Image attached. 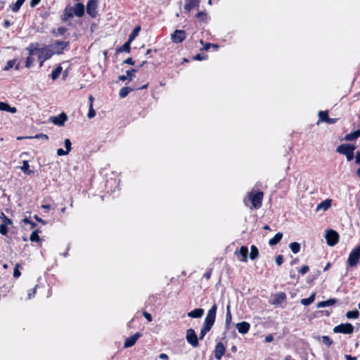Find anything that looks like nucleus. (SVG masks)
Returning a JSON list of instances; mask_svg holds the SVG:
<instances>
[{
    "label": "nucleus",
    "mask_w": 360,
    "mask_h": 360,
    "mask_svg": "<svg viewBox=\"0 0 360 360\" xmlns=\"http://www.w3.org/2000/svg\"><path fill=\"white\" fill-rule=\"evenodd\" d=\"M217 306L216 304H213L212 307L209 309L206 317L205 319L204 325L207 327L212 328V326L214 323L216 319V313H217Z\"/></svg>",
    "instance_id": "obj_4"
},
{
    "label": "nucleus",
    "mask_w": 360,
    "mask_h": 360,
    "mask_svg": "<svg viewBox=\"0 0 360 360\" xmlns=\"http://www.w3.org/2000/svg\"><path fill=\"white\" fill-rule=\"evenodd\" d=\"M68 153H68V151L64 150L63 148H58L57 150V155L58 156L65 155H68Z\"/></svg>",
    "instance_id": "obj_57"
},
{
    "label": "nucleus",
    "mask_w": 360,
    "mask_h": 360,
    "mask_svg": "<svg viewBox=\"0 0 360 360\" xmlns=\"http://www.w3.org/2000/svg\"><path fill=\"white\" fill-rule=\"evenodd\" d=\"M258 255H259L258 249L256 248V246L252 245L250 247V259L252 260H255V259L257 258Z\"/></svg>",
    "instance_id": "obj_33"
},
{
    "label": "nucleus",
    "mask_w": 360,
    "mask_h": 360,
    "mask_svg": "<svg viewBox=\"0 0 360 360\" xmlns=\"http://www.w3.org/2000/svg\"><path fill=\"white\" fill-rule=\"evenodd\" d=\"M248 198L252 203V207L255 209H259L262 205V200L264 197V193L262 191L255 192L252 191L248 193Z\"/></svg>",
    "instance_id": "obj_1"
},
{
    "label": "nucleus",
    "mask_w": 360,
    "mask_h": 360,
    "mask_svg": "<svg viewBox=\"0 0 360 360\" xmlns=\"http://www.w3.org/2000/svg\"><path fill=\"white\" fill-rule=\"evenodd\" d=\"M124 63L126 64L131 65H133L134 64V61L132 60L131 58H128L126 60H124Z\"/></svg>",
    "instance_id": "obj_61"
},
{
    "label": "nucleus",
    "mask_w": 360,
    "mask_h": 360,
    "mask_svg": "<svg viewBox=\"0 0 360 360\" xmlns=\"http://www.w3.org/2000/svg\"><path fill=\"white\" fill-rule=\"evenodd\" d=\"M354 331V326L349 323H341L333 328L335 333L352 334Z\"/></svg>",
    "instance_id": "obj_6"
},
{
    "label": "nucleus",
    "mask_w": 360,
    "mask_h": 360,
    "mask_svg": "<svg viewBox=\"0 0 360 360\" xmlns=\"http://www.w3.org/2000/svg\"><path fill=\"white\" fill-rule=\"evenodd\" d=\"M73 11H72V8L70 7V8H68L67 7L65 10H64V13L62 15V20L63 21H67L68 19L71 18L73 17Z\"/></svg>",
    "instance_id": "obj_24"
},
{
    "label": "nucleus",
    "mask_w": 360,
    "mask_h": 360,
    "mask_svg": "<svg viewBox=\"0 0 360 360\" xmlns=\"http://www.w3.org/2000/svg\"><path fill=\"white\" fill-rule=\"evenodd\" d=\"M134 89L129 86L123 87L120 89L119 95L120 98H125L131 91H132Z\"/></svg>",
    "instance_id": "obj_29"
},
{
    "label": "nucleus",
    "mask_w": 360,
    "mask_h": 360,
    "mask_svg": "<svg viewBox=\"0 0 360 360\" xmlns=\"http://www.w3.org/2000/svg\"><path fill=\"white\" fill-rule=\"evenodd\" d=\"M54 55V52L52 51L50 46H45L39 48L38 51V59L43 58V60H49Z\"/></svg>",
    "instance_id": "obj_8"
},
{
    "label": "nucleus",
    "mask_w": 360,
    "mask_h": 360,
    "mask_svg": "<svg viewBox=\"0 0 360 360\" xmlns=\"http://www.w3.org/2000/svg\"><path fill=\"white\" fill-rule=\"evenodd\" d=\"M225 347L222 342H218L215 347L214 356L217 360H220L225 352Z\"/></svg>",
    "instance_id": "obj_14"
},
{
    "label": "nucleus",
    "mask_w": 360,
    "mask_h": 360,
    "mask_svg": "<svg viewBox=\"0 0 360 360\" xmlns=\"http://www.w3.org/2000/svg\"><path fill=\"white\" fill-rule=\"evenodd\" d=\"M67 29L64 27H58L57 30H53L52 31V33L55 35V36H59V35H63L65 34V32H66Z\"/></svg>",
    "instance_id": "obj_40"
},
{
    "label": "nucleus",
    "mask_w": 360,
    "mask_h": 360,
    "mask_svg": "<svg viewBox=\"0 0 360 360\" xmlns=\"http://www.w3.org/2000/svg\"><path fill=\"white\" fill-rule=\"evenodd\" d=\"M41 0H31L30 2V5L32 8H34L37 6Z\"/></svg>",
    "instance_id": "obj_58"
},
{
    "label": "nucleus",
    "mask_w": 360,
    "mask_h": 360,
    "mask_svg": "<svg viewBox=\"0 0 360 360\" xmlns=\"http://www.w3.org/2000/svg\"><path fill=\"white\" fill-rule=\"evenodd\" d=\"M34 62V59L33 58L32 56H29L25 61V66L27 68H30Z\"/></svg>",
    "instance_id": "obj_48"
},
{
    "label": "nucleus",
    "mask_w": 360,
    "mask_h": 360,
    "mask_svg": "<svg viewBox=\"0 0 360 360\" xmlns=\"http://www.w3.org/2000/svg\"><path fill=\"white\" fill-rule=\"evenodd\" d=\"M141 30L140 26H136L132 31V32L130 34L128 40L131 42L133 41V40L135 39V37L139 34V32Z\"/></svg>",
    "instance_id": "obj_35"
},
{
    "label": "nucleus",
    "mask_w": 360,
    "mask_h": 360,
    "mask_svg": "<svg viewBox=\"0 0 360 360\" xmlns=\"http://www.w3.org/2000/svg\"><path fill=\"white\" fill-rule=\"evenodd\" d=\"M39 49L38 43H31L27 48L26 50L29 53V56L34 55L36 52H38Z\"/></svg>",
    "instance_id": "obj_23"
},
{
    "label": "nucleus",
    "mask_w": 360,
    "mask_h": 360,
    "mask_svg": "<svg viewBox=\"0 0 360 360\" xmlns=\"http://www.w3.org/2000/svg\"><path fill=\"white\" fill-rule=\"evenodd\" d=\"M283 262V257L282 255H278L276 257V264L278 265V266H280L282 264Z\"/></svg>",
    "instance_id": "obj_56"
},
{
    "label": "nucleus",
    "mask_w": 360,
    "mask_h": 360,
    "mask_svg": "<svg viewBox=\"0 0 360 360\" xmlns=\"http://www.w3.org/2000/svg\"><path fill=\"white\" fill-rule=\"evenodd\" d=\"M136 71L137 70L136 69L129 70L126 72V75H120L119 76L118 79L120 81H125L127 79L131 81L134 77V73L136 72Z\"/></svg>",
    "instance_id": "obj_19"
},
{
    "label": "nucleus",
    "mask_w": 360,
    "mask_h": 360,
    "mask_svg": "<svg viewBox=\"0 0 360 360\" xmlns=\"http://www.w3.org/2000/svg\"><path fill=\"white\" fill-rule=\"evenodd\" d=\"M25 1L26 0H17L15 4L10 6L11 10L15 13L18 12Z\"/></svg>",
    "instance_id": "obj_28"
},
{
    "label": "nucleus",
    "mask_w": 360,
    "mask_h": 360,
    "mask_svg": "<svg viewBox=\"0 0 360 360\" xmlns=\"http://www.w3.org/2000/svg\"><path fill=\"white\" fill-rule=\"evenodd\" d=\"M200 0H185L184 9L187 11L199 6Z\"/></svg>",
    "instance_id": "obj_17"
},
{
    "label": "nucleus",
    "mask_w": 360,
    "mask_h": 360,
    "mask_svg": "<svg viewBox=\"0 0 360 360\" xmlns=\"http://www.w3.org/2000/svg\"><path fill=\"white\" fill-rule=\"evenodd\" d=\"M319 121L326 122L328 118V112L327 111H319Z\"/></svg>",
    "instance_id": "obj_41"
},
{
    "label": "nucleus",
    "mask_w": 360,
    "mask_h": 360,
    "mask_svg": "<svg viewBox=\"0 0 360 360\" xmlns=\"http://www.w3.org/2000/svg\"><path fill=\"white\" fill-rule=\"evenodd\" d=\"M0 110L7 111L11 113H15L17 109L15 107H11L8 103L4 102H0Z\"/></svg>",
    "instance_id": "obj_20"
},
{
    "label": "nucleus",
    "mask_w": 360,
    "mask_h": 360,
    "mask_svg": "<svg viewBox=\"0 0 360 360\" xmlns=\"http://www.w3.org/2000/svg\"><path fill=\"white\" fill-rule=\"evenodd\" d=\"M356 163L360 165V152L356 153Z\"/></svg>",
    "instance_id": "obj_64"
},
{
    "label": "nucleus",
    "mask_w": 360,
    "mask_h": 360,
    "mask_svg": "<svg viewBox=\"0 0 360 360\" xmlns=\"http://www.w3.org/2000/svg\"><path fill=\"white\" fill-rule=\"evenodd\" d=\"M289 247L294 254L297 253L300 250V245L297 242L291 243Z\"/></svg>",
    "instance_id": "obj_36"
},
{
    "label": "nucleus",
    "mask_w": 360,
    "mask_h": 360,
    "mask_svg": "<svg viewBox=\"0 0 360 360\" xmlns=\"http://www.w3.org/2000/svg\"><path fill=\"white\" fill-rule=\"evenodd\" d=\"M331 205V200H326L318 205L316 207V210H327Z\"/></svg>",
    "instance_id": "obj_26"
},
{
    "label": "nucleus",
    "mask_w": 360,
    "mask_h": 360,
    "mask_svg": "<svg viewBox=\"0 0 360 360\" xmlns=\"http://www.w3.org/2000/svg\"><path fill=\"white\" fill-rule=\"evenodd\" d=\"M98 0H90L86 5V12L91 17L95 18L97 15Z\"/></svg>",
    "instance_id": "obj_11"
},
{
    "label": "nucleus",
    "mask_w": 360,
    "mask_h": 360,
    "mask_svg": "<svg viewBox=\"0 0 360 360\" xmlns=\"http://www.w3.org/2000/svg\"><path fill=\"white\" fill-rule=\"evenodd\" d=\"M15 59L8 60L7 62L6 66L3 68V70L4 71H8L11 68H13L15 65Z\"/></svg>",
    "instance_id": "obj_45"
},
{
    "label": "nucleus",
    "mask_w": 360,
    "mask_h": 360,
    "mask_svg": "<svg viewBox=\"0 0 360 360\" xmlns=\"http://www.w3.org/2000/svg\"><path fill=\"white\" fill-rule=\"evenodd\" d=\"M360 260V244L354 248L349 253L347 259V265L349 267H354Z\"/></svg>",
    "instance_id": "obj_3"
},
{
    "label": "nucleus",
    "mask_w": 360,
    "mask_h": 360,
    "mask_svg": "<svg viewBox=\"0 0 360 360\" xmlns=\"http://www.w3.org/2000/svg\"><path fill=\"white\" fill-rule=\"evenodd\" d=\"M248 249L246 246H242L240 250L238 251H235L236 255H241L242 258L240 259V261L243 262H246L248 261Z\"/></svg>",
    "instance_id": "obj_18"
},
{
    "label": "nucleus",
    "mask_w": 360,
    "mask_h": 360,
    "mask_svg": "<svg viewBox=\"0 0 360 360\" xmlns=\"http://www.w3.org/2000/svg\"><path fill=\"white\" fill-rule=\"evenodd\" d=\"M29 167H30V165H29L28 161H27V160L22 161V165L20 167V169L27 175H30V174H33V172H34L32 170H30L29 169Z\"/></svg>",
    "instance_id": "obj_27"
},
{
    "label": "nucleus",
    "mask_w": 360,
    "mask_h": 360,
    "mask_svg": "<svg viewBox=\"0 0 360 360\" xmlns=\"http://www.w3.org/2000/svg\"><path fill=\"white\" fill-rule=\"evenodd\" d=\"M186 339L188 343L190 344L193 347H198V338L193 329L189 328L186 330Z\"/></svg>",
    "instance_id": "obj_7"
},
{
    "label": "nucleus",
    "mask_w": 360,
    "mask_h": 360,
    "mask_svg": "<svg viewBox=\"0 0 360 360\" xmlns=\"http://www.w3.org/2000/svg\"><path fill=\"white\" fill-rule=\"evenodd\" d=\"M37 285H35L34 288L29 290L28 294H27V298L29 300H30L34 297V295L36 294V291H37Z\"/></svg>",
    "instance_id": "obj_50"
},
{
    "label": "nucleus",
    "mask_w": 360,
    "mask_h": 360,
    "mask_svg": "<svg viewBox=\"0 0 360 360\" xmlns=\"http://www.w3.org/2000/svg\"><path fill=\"white\" fill-rule=\"evenodd\" d=\"M206 58V56H202L201 54H197L195 57H194V59L195 60H204Z\"/></svg>",
    "instance_id": "obj_62"
},
{
    "label": "nucleus",
    "mask_w": 360,
    "mask_h": 360,
    "mask_svg": "<svg viewBox=\"0 0 360 360\" xmlns=\"http://www.w3.org/2000/svg\"><path fill=\"white\" fill-rule=\"evenodd\" d=\"M321 339L322 342L328 347L333 344V340L327 335L322 336Z\"/></svg>",
    "instance_id": "obj_46"
},
{
    "label": "nucleus",
    "mask_w": 360,
    "mask_h": 360,
    "mask_svg": "<svg viewBox=\"0 0 360 360\" xmlns=\"http://www.w3.org/2000/svg\"><path fill=\"white\" fill-rule=\"evenodd\" d=\"M335 302V300L334 299H330L326 301H322L317 304L318 308H322L326 307H329L333 305Z\"/></svg>",
    "instance_id": "obj_30"
},
{
    "label": "nucleus",
    "mask_w": 360,
    "mask_h": 360,
    "mask_svg": "<svg viewBox=\"0 0 360 360\" xmlns=\"http://www.w3.org/2000/svg\"><path fill=\"white\" fill-rule=\"evenodd\" d=\"M355 148L349 144H341L337 148V152L346 156L347 161L354 158V150Z\"/></svg>",
    "instance_id": "obj_2"
},
{
    "label": "nucleus",
    "mask_w": 360,
    "mask_h": 360,
    "mask_svg": "<svg viewBox=\"0 0 360 360\" xmlns=\"http://www.w3.org/2000/svg\"><path fill=\"white\" fill-rule=\"evenodd\" d=\"M232 316L230 311V306L226 307V324L229 326L231 322Z\"/></svg>",
    "instance_id": "obj_42"
},
{
    "label": "nucleus",
    "mask_w": 360,
    "mask_h": 360,
    "mask_svg": "<svg viewBox=\"0 0 360 360\" xmlns=\"http://www.w3.org/2000/svg\"><path fill=\"white\" fill-rule=\"evenodd\" d=\"M196 17L198 18H201L202 20H205L206 18V14L204 12H198L196 15Z\"/></svg>",
    "instance_id": "obj_59"
},
{
    "label": "nucleus",
    "mask_w": 360,
    "mask_h": 360,
    "mask_svg": "<svg viewBox=\"0 0 360 360\" xmlns=\"http://www.w3.org/2000/svg\"><path fill=\"white\" fill-rule=\"evenodd\" d=\"M64 145H65V148L66 149V151H68V153H69L71 150V149H72V147H71L72 143H71L70 140L68 139H66L65 140Z\"/></svg>",
    "instance_id": "obj_51"
},
{
    "label": "nucleus",
    "mask_w": 360,
    "mask_h": 360,
    "mask_svg": "<svg viewBox=\"0 0 360 360\" xmlns=\"http://www.w3.org/2000/svg\"><path fill=\"white\" fill-rule=\"evenodd\" d=\"M74 15L77 17H82L84 14V6L81 3H77L74 7H71Z\"/></svg>",
    "instance_id": "obj_16"
},
{
    "label": "nucleus",
    "mask_w": 360,
    "mask_h": 360,
    "mask_svg": "<svg viewBox=\"0 0 360 360\" xmlns=\"http://www.w3.org/2000/svg\"><path fill=\"white\" fill-rule=\"evenodd\" d=\"M0 219L3 220L4 224L11 225L13 224L12 220L8 218L3 212L0 214Z\"/></svg>",
    "instance_id": "obj_44"
},
{
    "label": "nucleus",
    "mask_w": 360,
    "mask_h": 360,
    "mask_svg": "<svg viewBox=\"0 0 360 360\" xmlns=\"http://www.w3.org/2000/svg\"><path fill=\"white\" fill-rule=\"evenodd\" d=\"M96 115V111L94 110L92 104L89 105V110L87 116L89 119L94 117Z\"/></svg>",
    "instance_id": "obj_49"
},
{
    "label": "nucleus",
    "mask_w": 360,
    "mask_h": 360,
    "mask_svg": "<svg viewBox=\"0 0 360 360\" xmlns=\"http://www.w3.org/2000/svg\"><path fill=\"white\" fill-rule=\"evenodd\" d=\"M67 120H68V116L65 112H61L58 116L50 117V120L54 124L58 125V126H63Z\"/></svg>",
    "instance_id": "obj_12"
},
{
    "label": "nucleus",
    "mask_w": 360,
    "mask_h": 360,
    "mask_svg": "<svg viewBox=\"0 0 360 360\" xmlns=\"http://www.w3.org/2000/svg\"><path fill=\"white\" fill-rule=\"evenodd\" d=\"M359 137V136L358 133L356 132V131H355L354 132L347 134L345 137V139L347 141H351L356 140Z\"/></svg>",
    "instance_id": "obj_37"
},
{
    "label": "nucleus",
    "mask_w": 360,
    "mask_h": 360,
    "mask_svg": "<svg viewBox=\"0 0 360 360\" xmlns=\"http://www.w3.org/2000/svg\"><path fill=\"white\" fill-rule=\"evenodd\" d=\"M52 51L54 52V54H61L63 51L66 49L69 46L68 41H56L51 45H49Z\"/></svg>",
    "instance_id": "obj_5"
},
{
    "label": "nucleus",
    "mask_w": 360,
    "mask_h": 360,
    "mask_svg": "<svg viewBox=\"0 0 360 360\" xmlns=\"http://www.w3.org/2000/svg\"><path fill=\"white\" fill-rule=\"evenodd\" d=\"M18 267H19V264H16L15 267L14 269V271H13V276H14V278H16L20 277V276L21 275V273L19 271Z\"/></svg>",
    "instance_id": "obj_54"
},
{
    "label": "nucleus",
    "mask_w": 360,
    "mask_h": 360,
    "mask_svg": "<svg viewBox=\"0 0 360 360\" xmlns=\"http://www.w3.org/2000/svg\"><path fill=\"white\" fill-rule=\"evenodd\" d=\"M282 237H283L282 233H281V232L277 233L273 238L269 240V245L271 246H274V245H276L277 243H278L281 241V240L282 239Z\"/></svg>",
    "instance_id": "obj_25"
},
{
    "label": "nucleus",
    "mask_w": 360,
    "mask_h": 360,
    "mask_svg": "<svg viewBox=\"0 0 360 360\" xmlns=\"http://www.w3.org/2000/svg\"><path fill=\"white\" fill-rule=\"evenodd\" d=\"M286 299V295L285 292H280L275 295V298L273 301V304L275 305L281 304Z\"/></svg>",
    "instance_id": "obj_21"
},
{
    "label": "nucleus",
    "mask_w": 360,
    "mask_h": 360,
    "mask_svg": "<svg viewBox=\"0 0 360 360\" xmlns=\"http://www.w3.org/2000/svg\"><path fill=\"white\" fill-rule=\"evenodd\" d=\"M186 37L184 30H176L171 35V39L174 43L179 44L182 42Z\"/></svg>",
    "instance_id": "obj_10"
},
{
    "label": "nucleus",
    "mask_w": 360,
    "mask_h": 360,
    "mask_svg": "<svg viewBox=\"0 0 360 360\" xmlns=\"http://www.w3.org/2000/svg\"><path fill=\"white\" fill-rule=\"evenodd\" d=\"M30 138L31 139L34 138V139H41L45 141H47L49 139V136L46 134H39L35 135L34 136H31Z\"/></svg>",
    "instance_id": "obj_52"
},
{
    "label": "nucleus",
    "mask_w": 360,
    "mask_h": 360,
    "mask_svg": "<svg viewBox=\"0 0 360 360\" xmlns=\"http://www.w3.org/2000/svg\"><path fill=\"white\" fill-rule=\"evenodd\" d=\"M326 239L328 245L333 246L338 242V233L335 231L328 230L326 233Z\"/></svg>",
    "instance_id": "obj_9"
},
{
    "label": "nucleus",
    "mask_w": 360,
    "mask_h": 360,
    "mask_svg": "<svg viewBox=\"0 0 360 360\" xmlns=\"http://www.w3.org/2000/svg\"><path fill=\"white\" fill-rule=\"evenodd\" d=\"M359 312L358 310H352V311H348L346 313V317L349 319H356L359 317Z\"/></svg>",
    "instance_id": "obj_32"
},
{
    "label": "nucleus",
    "mask_w": 360,
    "mask_h": 360,
    "mask_svg": "<svg viewBox=\"0 0 360 360\" xmlns=\"http://www.w3.org/2000/svg\"><path fill=\"white\" fill-rule=\"evenodd\" d=\"M204 314V309L201 308L195 309L188 313V316L191 318H200Z\"/></svg>",
    "instance_id": "obj_22"
},
{
    "label": "nucleus",
    "mask_w": 360,
    "mask_h": 360,
    "mask_svg": "<svg viewBox=\"0 0 360 360\" xmlns=\"http://www.w3.org/2000/svg\"><path fill=\"white\" fill-rule=\"evenodd\" d=\"M62 72L61 66H58L51 73V78L53 80L56 79Z\"/></svg>",
    "instance_id": "obj_38"
},
{
    "label": "nucleus",
    "mask_w": 360,
    "mask_h": 360,
    "mask_svg": "<svg viewBox=\"0 0 360 360\" xmlns=\"http://www.w3.org/2000/svg\"><path fill=\"white\" fill-rule=\"evenodd\" d=\"M34 217V219H35L37 221H39V222L41 223L42 224H44V225L46 224V221H45L44 220H43L41 218L39 217L37 215H35Z\"/></svg>",
    "instance_id": "obj_63"
},
{
    "label": "nucleus",
    "mask_w": 360,
    "mask_h": 360,
    "mask_svg": "<svg viewBox=\"0 0 360 360\" xmlns=\"http://www.w3.org/2000/svg\"><path fill=\"white\" fill-rule=\"evenodd\" d=\"M131 41L127 40L122 46H120L119 49H117V52H130V44Z\"/></svg>",
    "instance_id": "obj_31"
},
{
    "label": "nucleus",
    "mask_w": 360,
    "mask_h": 360,
    "mask_svg": "<svg viewBox=\"0 0 360 360\" xmlns=\"http://www.w3.org/2000/svg\"><path fill=\"white\" fill-rule=\"evenodd\" d=\"M39 230H36L32 233L30 235V240L32 242H39L40 241V237L38 235Z\"/></svg>",
    "instance_id": "obj_39"
},
{
    "label": "nucleus",
    "mask_w": 360,
    "mask_h": 360,
    "mask_svg": "<svg viewBox=\"0 0 360 360\" xmlns=\"http://www.w3.org/2000/svg\"><path fill=\"white\" fill-rule=\"evenodd\" d=\"M212 47L217 49H218L219 46L217 44H214L206 43L204 46L203 49L205 51H207L210 49V48H212Z\"/></svg>",
    "instance_id": "obj_53"
},
{
    "label": "nucleus",
    "mask_w": 360,
    "mask_h": 360,
    "mask_svg": "<svg viewBox=\"0 0 360 360\" xmlns=\"http://www.w3.org/2000/svg\"><path fill=\"white\" fill-rule=\"evenodd\" d=\"M141 336V334L140 333L137 332L134 335H133L132 336H130V337L127 338L125 340V342H124V348H128V347H132L133 345H135V343L136 342L137 340Z\"/></svg>",
    "instance_id": "obj_13"
},
{
    "label": "nucleus",
    "mask_w": 360,
    "mask_h": 360,
    "mask_svg": "<svg viewBox=\"0 0 360 360\" xmlns=\"http://www.w3.org/2000/svg\"><path fill=\"white\" fill-rule=\"evenodd\" d=\"M210 328L203 326L200 333L199 339L202 340L205 335L210 330Z\"/></svg>",
    "instance_id": "obj_43"
},
{
    "label": "nucleus",
    "mask_w": 360,
    "mask_h": 360,
    "mask_svg": "<svg viewBox=\"0 0 360 360\" xmlns=\"http://www.w3.org/2000/svg\"><path fill=\"white\" fill-rule=\"evenodd\" d=\"M8 224H0V233L3 236H6L8 233V228L7 226Z\"/></svg>",
    "instance_id": "obj_47"
},
{
    "label": "nucleus",
    "mask_w": 360,
    "mask_h": 360,
    "mask_svg": "<svg viewBox=\"0 0 360 360\" xmlns=\"http://www.w3.org/2000/svg\"><path fill=\"white\" fill-rule=\"evenodd\" d=\"M143 314L148 321H152V316L150 314L148 313L147 311H143Z\"/></svg>",
    "instance_id": "obj_60"
},
{
    "label": "nucleus",
    "mask_w": 360,
    "mask_h": 360,
    "mask_svg": "<svg viewBox=\"0 0 360 360\" xmlns=\"http://www.w3.org/2000/svg\"><path fill=\"white\" fill-rule=\"evenodd\" d=\"M309 269V266L307 265H304L299 270V273L302 275H304L308 272Z\"/></svg>",
    "instance_id": "obj_55"
},
{
    "label": "nucleus",
    "mask_w": 360,
    "mask_h": 360,
    "mask_svg": "<svg viewBox=\"0 0 360 360\" xmlns=\"http://www.w3.org/2000/svg\"><path fill=\"white\" fill-rule=\"evenodd\" d=\"M250 328V323L246 321H243L236 324V328L241 334H246L249 331Z\"/></svg>",
    "instance_id": "obj_15"
},
{
    "label": "nucleus",
    "mask_w": 360,
    "mask_h": 360,
    "mask_svg": "<svg viewBox=\"0 0 360 360\" xmlns=\"http://www.w3.org/2000/svg\"><path fill=\"white\" fill-rule=\"evenodd\" d=\"M314 300H315V294L313 293L308 298H304V299L301 300V304H302L304 306H308V305L311 304L312 302H314Z\"/></svg>",
    "instance_id": "obj_34"
}]
</instances>
